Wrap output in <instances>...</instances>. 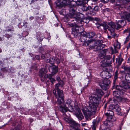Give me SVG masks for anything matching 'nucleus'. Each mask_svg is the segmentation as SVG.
Here are the masks:
<instances>
[{"mask_svg":"<svg viewBox=\"0 0 130 130\" xmlns=\"http://www.w3.org/2000/svg\"><path fill=\"white\" fill-rule=\"evenodd\" d=\"M95 94L92 95L89 98L88 109H83V111L85 117H88L95 113L96 108L101 101L102 97L104 95V93L101 89H95Z\"/></svg>","mask_w":130,"mask_h":130,"instance_id":"f257e3e1","label":"nucleus"},{"mask_svg":"<svg viewBox=\"0 0 130 130\" xmlns=\"http://www.w3.org/2000/svg\"><path fill=\"white\" fill-rule=\"evenodd\" d=\"M63 84V81H61L59 83L55 85V88L57 91V93H56L55 89H54L53 91V93L57 99L56 103L58 104H61L64 101V96L63 91L60 90L59 89V88L61 87Z\"/></svg>","mask_w":130,"mask_h":130,"instance_id":"f03ea898","label":"nucleus"},{"mask_svg":"<svg viewBox=\"0 0 130 130\" xmlns=\"http://www.w3.org/2000/svg\"><path fill=\"white\" fill-rule=\"evenodd\" d=\"M63 102H64L63 105H60L58 106V110L60 111L65 114V113L68 111H70L73 109V106L72 104L73 102L71 100H67L66 102L64 101Z\"/></svg>","mask_w":130,"mask_h":130,"instance_id":"7ed1b4c3","label":"nucleus"},{"mask_svg":"<svg viewBox=\"0 0 130 130\" xmlns=\"http://www.w3.org/2000/svg\"><path fill=\"white\" fill-rule=\"evenodd\" d=\"M72 28L71 35L74 37H77L78 34L82 32L83 30V26H78L76 25L75 22L72 23H69L68 24Z\"/></svg>","mask_w":130,"mask_h":130,"instance_id":"20e7f679","label":"nucleus"},{"mask_svg":"<svg viewBox=\"0 0 130 130\" xmlns=\"http://www.w3.org/2000/svg\"><path fill=\"white\" fill-rule=\"evenodd\" d=\"M82 3V1L80 0H75V1L72 0L70 1L69 9L70 13L74 14V10L76 9V6L77 5H80Z\"/></svg>","mask_w":130,"mask_h":130,"instance_id":"39448f33","label":"nucleus"},{"mask_svg":"<svg viewBox=\"0 0 130 130\" xmlns=\"http://www.w3.org/2000/svg\"><path fill=\"white\" fill-rule=\"evenodd\" d=\"M104 79L103 80H98V82L103 90H106L109 88V85L110 83V81L108 79Z\"/></svg>","mask_w":130,"mask_h":130,"instance_id":"423d86ee","label":"nucleus"},{"mask_svg":"<svg viewBox=\"0 0 130 130\" xmlns=\"http://www.w3.org/2000/svg\"><path fill=\"white\" fill-rule=\"evenodd\" d=\"M100 42L101 41L100 40H98L96 41H93L90 40L87 41L85 43H83V45L87 46L89 45V49H92L95 48L96 46L97 45V44Z\"/></svg>","mask_w":130,"mask_h":130,"instance_id":"0eeeda50","label":"nucleus"},{"mask_svg":"<svg viewBox=\"0 0 130 130\" xmlns=\"http://www.w3.org/2000/svg\"><path fill=\"white\" fill-rule=\"evenodd\" d=\"M75 10H74V14H72L70 13L69 14L71 15V16L73 18H75L77 22H78V23H80L82 24V23L83 22L82 20L83 18V15L80 13H75Z\"/></svg>","mask_w":130,"mask_h":130,"instance_id":"6e6552de","label":"nucleus"},{"mask_svg":"<svg viewBox=\"0 0 130 130\" xmlns=\"http://www.w3.org/2000/svg\"><path fill=\"white\" fill-rule=\"evenodd\" d=\"M105 55H103L102 56L100 55L99 57L102 59H104V61H105V65L107 66H111L112 62V59H111V57L110 55L105 56Z\"/></svg>","mask_w":130,"mask_h":130,"instance_id":"1a4fd4ad","label":"nucleus"},{"mask_svg":"<svg viewBox=\"0 0 130 130\" xmlns=\"http://www.w3.org/2000/svg\"><path fill=\"white\" fill-rule=\"evenodd\" d=\"M59 1L56 3V5L57 7H62L64 6H68L69 7V5L70 1L71 0H58Z\"/></svg>","mask_w":130,"mask_h":130,"instance_id":"9d476101","label":"nucleus"},{"mask_svg":"<svg viewBox=\"0 0 130 130\" xmlns=\"http://www.w3.org/2000/svg\"><path fill=\"white\" fill-rule=\"evenodd\" d=\"M114 113L111 110H108V112L105 113V115L107 117V121L109 122V124L110 123L109 121H111L112 117L113 116Z\"/></svg>","mask_w":130,"mask_h":130,"instance_id":"9b49d317","label":"nucleus"},{"mask_svg":"<svg viewBox=\"0 0 130 130\" xmlns=\"http://www.w3.org/2000/svg\"><path fill=\"white\" fill-rule=\"evenodd\" d=\"M101 77L103 78L109 79L110 78L111 76V74L108 71H104L102 72L100 74Z\"/></svg>","mask_w":130,"mask_h":130,"instance_id":"f8f14e48","label":"nucleus"},{"mask_svg":"<svg viewBox=\"0 0 130 130\" xmlns=\"http://www.w3.org/2000/svg\"><path fill=\"white\" fill-rule=\"evenodd\" d=\"M119 86L123 89H128L130 88L128 82L124 81H121L119 83Z\"/></svg>","mask_w":130,"mask_h":130,"instance_id":"ddd939ff","label":"nucleus"},{"mask_svg":"<svg viewBox=\"0 0 130 130\" xmlns=\"http://www.w3.org/2000/svg\"><path fill=\"white\" fill-rule=\"evenodd\" d=\"M108 123L109 122L107 121H104L101 126V130H111Z\"/></svg>","mask_w":130,"mask_h":130,"instance_id":"4468645a","label":"nucleus"},{"mask_svg":"<svg viewBox=\"0 0 130 130\" xmlns=\"http://www.w3.org/2000/svg\"><path fill=\"white\" fill-rule=\"evenodd\" d=\"M75 115L77 118L80 120H81L84 118V117L79 109H77L76 110Z\"/></svg>","mask_w":130,"mask_h":130,"instance_id":"2eb2a0df","label":"nucleus"},{"mask_svg":"<svg viewBox=\"0 0 130 130\" xmlns=\"http://www.w3.org/2000/svg\"><path fill=\"white\" fill-rule=\"evenodd\" d=\"M101 41V42L97 44V45L96 46L95 48L96 49V51L98 52H101V51L102 50V49L104 47L105 45L101 43V41H102L100 40Z\"/></svg>","mask_w":130,"mask_h":130,"instance_id":"dca6fc26","label":"nucleus"},{"mask_svg":"<svg viewBox=\"0 0 130 130\" xmlns=\"http://www.w3.org/2000/svg\"><path fill=\"white\" fill-rule=\"evenodd\" d=\"M65 120L72 126V125H74V126H79V124L76 123L75 121L68 118H67Z\"/></svg>","mask_w":130,"mask_h":130,"instance_id":"f3484780","label":"nucleus"},{"mask_svg":"<svg viewBox=\"0 0 130 130\" xmlns=\"http://www.w3.org/2000/svg\"><path fill=\"white\" fill-rule=\"evenodd\" d=\"M52 70L51 72L53 74H56L58 71V66H56L55 65H53L52 66H50L49 68V70Z\"/></svg>","mask_w":130,"mask_h":130,"instance_id":"a211bd4d","label":"nucleus"},{"mask_svg":"<svg viewBox=\"0 0 130 130\" xmlns=\"http://www.w3.org/2000/svg\"><path fill=\"white\" fill-rule=\"evenodd\" d=\"M87 38L86 35L85 34V32H84L81 35L79 39V40L82 42H83L84 43H85L87 41V40L86 38Z\"/></svg>","mask_w":130,"mask_h":130,"instance_id":"6ab92c4d","label":"nucleus"},{"mask_svg":"<svg viewBox=\"0 0 130 130\" xmlns=\"http://www.w3.org/2000/svg\"><path fill=\"white\" fill-rule=\"evenodd\" d=\"M47 72V70L45 68H41L39 71V76L40 77H43L44 74L46 73Z\"/></svg>","mask_w":130,"mask_h":130,"instance_id":"aec40b11","label":"nucleus"},{"mask_svg":"<svg viewBox=\"0 0 130 130\" xmlns=\"http://www.w3.org/2000/svg\"><path fill=\"white\" fill-rule=\"evenodd\" d=\"M45 61L46 62L52 64H54L55 62V58L54 57H51L49 59H45Z\"/></svg>","mask_w":130,"mask_h":130,"instance_id":"412c9836","label":"nucleus"},{"mask_svg":"<svg viewBox=\"0 0 130 130\" xmlns=\"http://www.w3.org/2000/svg\"><path fill=\"white\" fill-rule=\"evenodd\" d=\"M121 109L120 107L119 106V105H116L115 110V111L117 112V113L118 115L120 116H124L123 114H122L121 111Z\"/></svg>","mask_w":130,"mask_h":130,"instance_id":"4be33fe9","label":"nucleus"},{"mask_svg":"<svg viewBox=\"0 0 130 130\" xmlns=\"http://www.w3.org/2000/svg\"><path fill=\"white\" fill-rule=\"evenodd\" d=\"M85 32L87 37L89 38H92L96 35L95 32H94L88 33Z\"/></svg>","mask_w":130,"mask_h":130,"instance_id":"5701e85b","label":"nucleus"},{"mask_svg":"<svg viewBox=\"0 0 130 130\" xmlns=\"http://www.w3.org/2000/svg\"><path fill=\"white\" fill-rule=\"evenodd\" d=\"M101 26L103 27V29L104 30V32H106L107 29H108L109 28L108 25L106 24V22H104L101 24Z\"/></svg>","mask_w":130,"mask_h":130,"instance_id":"b1692460","label":"nucleus"},{"mask_svg":"<svg viewBox=\"0 0 130 130\" xmlns=\"http://www.w3.org/2000/svg\"><path fill=\"white\" fill-rule=\"evenodd\" d=\"M121 46L120 43L117 41L116 43L114 45V49L116 53L117 52V49H120Z\"/></svg>","mask_w":130,"mask_h":130,"instance_id":"393cba45","label":"nucleus"},{"mask_svg":"<svg viewBox=\"0 0 130 130\" xmlns=\"http://www.w3.org/2000/svg\"><path fill=\"white\" fill-rule=\"evenodd\" d=\"M123 16L124 18L128 22H130V14L125 13Z\"/></svg>","mask_w":130,"mask_h":130,"instance_id":"a878e982","label":"nucleus"},{"mask_svg":"<svg viewBox=\"0 0 130 130\" xmlns=\"http://www.w3.org/2000/svg\"><path fill=\"white\" fill-rule=\"evenodd\" d=\"M109 102L110 103H111L115 105H118V101L115 99H113L112 100V99H109Z\"/></svg>","mask_w":130,"mask_h":130,"instance_id":"bb28decb","label":"nucleus"},{"mask_svg":"<svg viewBox=\"0 0 130 130\" xmlns=\"http://www.w3.org/2000/svg\"><path fill=\"white\" fill-rule=\"evenodd\" d=\"M108 49H104L101 51V52L99 54V56L100 55L102 56L103 55H106L107 52L109 51Z\"/></svg>","mask_w":130,"mask_h":130,"instance_id":"cd10ccee","label":"nucleus"},{"mask_svg":"<svg viewBox=\"0 0 130 130\" xmlns=\"http://www.w3.org/2000/svg\"><path fill=\"white\" fill-rule=\"evenodd\" d=\"M108 49H104L101 51V52L99 54V56L100 55L102 56L103 55H106L107 52L109 51Z\"/></svg>","mask_w":130,"mask_h":130,"instance_id":"c85d7f7f","label":"nucleus"},{"mask_svg":"<svg viewBox=\"0 0 130 130\" xmlns=\"http://www.w3.org/2000/svg\"><path fill=\"white\" fill-rule=\"evenodd\" d=\"M50 56V54L48 52L47 53L45 54H42L41 55V57L42 59H44V58H46L49 57Z\"/></svg>","mask_w":130,"mask_h":130,"instance_id":"c756f323","label":"nucleus"},{"mask_svg":"<svg viewBox=\"0 0 130 130\" xmlns=\"http://www.w3.org/2000/svg\"><path fill=\"white\" fill-rule=\"evenodd\" d=\"M89 18V20L93 21L94 22L95 21L97 22L99 21H100V19L97 18H93L92 17H90Z\"/></svg>","mask_w":130,"mask_h":130,"instance_id":"7c9ffc66","label":"nucleus"},{"mask_svg":"<svg viewBox=\"0 0 130 130\" xmlns=\"http://www.w3.org/2000/svg\"><path fill=\"white\" fill-rule=\"evenodd\" d=\"M125 78L128 83H130V73L126 75Z\"/></svg>","mask_w":130,"mask_h":130,"instance_id":"2f4dec72","label":"nucleus"},{"mask_svg":"<svg viewBox=\"0 0 130 130\" xmlns=\"http://www.w3.org/2000/svg\"><path fill=\"white\" fill-rule=\"evenodd\" d=\"M90 8H91V7H90ZM82 9L83 11H87L89 10V7L87 6H83Z\"/></svg>","mask_w":130,"mask_h":130,"instance_id":"473e14b6","label":"nucleus"},{"mask_svg":"<svg viewBox=\"0 0 130 130\" xmlns=\"http://www.w3.org/2000/svg\"><path fill=\"white\" fill-rule=\"evenodd\" d=\"M121 27V26L118 23H115L114 28L117 30L119 29Z\"/></svg>","mask_w":130,"mask_h":130,"instance_id":"72a5a7b5","label":"nucleus"},{"mask_svg":"<svg viewBox=\"0 0 130 130\" xmlns=\"http://www.w3.org/2000/svg\"><path fill=\"white\" fill-rule=\"evenodd\" d=\"M126 33H128V36H130V28H128L124 30L123 34H124Z\"/></svg>","mask_w":130,"mask_h":130,"instance_id":"f704fd0d","label":"nucleus"},{"mask_svg":"<svg viewBox=\"0 0 130 130\" xmlns=\"http://www.w3.org/2000/svg\"><path fill=\"white\" fill-rule=\"evenodd\" d=\"M123 60V59L121 58H119L118 60V65L120 66Z\"/></svg>","mask_w":130,"mask_h":130,"instance_id":"c9c22d12","label":"nucleus"},{"mask_svg":"<svg viewBox=\"0 0 130 130\" xmlns=\"http://www.w3.org/2000/svg\"><path fill=\"white\" fill-rule=\"evenodd\" d=\"M96 123L95 122H93V124L92 125V130H96Z\"/></svg>","mask_w":130,"mask_h":130,"instance_id":"e433bc0d","label":"nucleus"},{"mask_svg":"<svg viewBox=\"0 0 130 130\" xmlns=\"http://www.w3.org/2000/svg\"><path fill=\"white\" fill-rule=\"evenodd\" d=\"M108 24L111 27H114L115 23L113 22H109Z\"/></svg>","mask_w":130,"mask_h":130,"instance_id":"4c0bfd02","label":"nucleus"},{"mask_svg":"<svg viewBox=\"0 0 130 130\" xmlns=\"http://www.w3.org/2000/svg\"><path fill=\"white\" fill-rule=\"evenodd\" d=\"M118 95L122 96L123 94V92L121 90H117Z\"/></svg>","mask_w":130,"mask_h":130,"instance_id":"58836bf2","label":"nucleus"},{"mask_svg":"<svg viewBox=\"0 0 130 130\" xmlns=\"http://www.w3.org/2000/svg\"><path fill=\"white\" fill-rule=\"evenodd\" d=\"M116 107V105L112 104H110L109 106V108L112 110H115Z\"/></svg>","mask_w":130,"mask_h":130,"instance_id":"ea45409f","label":"nucleus"},{"mask_svg":"<svg viewBox=\"0 0 130 130\" xmlns=\"http://www.w3.org/2000/svg\"><path fill=\"white\" fill-rule=\"evenodd\" d=\"M118 70H116L115 73V74L114 75V79L115 80H117L118 78Z\"/></svg>","mask_w":130,"mask_h":130,"instance_id":"a19ab883","label":"nucleus"},{"mask_svg":"<svg viewBox=\"0 0 130 130\" xmlns=\"http://www.w3.org/2000/svg\"><path fill=\"white\" fill-rule=\"evenodd\" d=\"M79 126H74V125H72V127L73 128H74V130H81L78 127L80 126V124H79Z\"/></svg>","mask_w":130,"mask_h":130,"instance_id":"79ce46f5","label":"nucleus"},{"mask_svg":"<svg viewBox=\"0 0 130 130\" xmlns=\"http://www.w3.org/2000/svg\"><path fill=\"white\" fill-rule=\"evenodd\" d=\"M92 12L90 11H87L86 13V14L87 16L89 17L90 15H92Z\"/></svg>","mask_w":130,"mask_h":130,"instance_id":"37998d69","label":"nucleus"},{"mask_svg":"<svg viewBox=\"0 0 130 130\" xmlns=\"http://www.w3.org/2000/svg\"><path fill=\"white\" fill-rule=\"evenodd\" d=\"M14 30V28L12 26L10 28L7 29L6 30V31L9 32L10 31H13Z\"/></svg>","mask_w":130,"mask_h":130,"instance_id":"c03bdc74","label":"nucleus"},{"mask_svg":"<svg viewBox=\"0 0 130 130\" xmlns=\"http://www.w3.org/2000/svg\"><path fill=\"white\" fill-rule=\"evenodd\" d=\"M108 30L111 33H112L114 31V27L110 28L109 27Z\"/></svg>","mask_w":130,"mask_h":130,"instance_id":"a18cd8bd","label":"nucleus"},{"mask_svg":"<svg viewBox=\"0 0 130 130\" xmlns=\"http://www.w3.org/2000/svg\"><path fill=\"white\" fill-rule=\"evenodd\" d=\"M130 36H128L127 37H126L125 40L124 41V43L125 44H126L129 41V37Z\"/></svg>","mask_w":130,"mask_h":130,"instance_id":"49530a36","label":"nucleus"},{"mask_svg":"<svg viewBox=\"0 0 130 130\" xmlns=\"http://www.w3.org/2000/svg\"><path fill=\"white\" fill-rule=\"evenodd\" d=\"M55 61L56 63L57 64H59L60 63V60L59 58H56V60L55 59Z\"/></svg>","mask_w":130,"mask_h":130,"instance_id":"de8ad7c7","label":"nucleus"},{"mask_svg":"<svg viewBox=\"0 0 130 130\" xmlns=\"http://www.w3.org/2000/svg\"><path fill=\"white\" fill-rule=\"evenodd\" d=\"M116 80H115V79H114L113 80V86H112V89H115V86L116 85H115L116 84Z\"/></svg>","mask_w":130,"mask_h":130,"instance_id":"09e8293b","label":"nucleus"},{"mask_svg":"<svg viewBox=\"0 0 130 130\" xmlns=\"http://www.w3.org/2000/svg\"><path fill=\"white\" fill-rule=\"evenodd\" d=\"M99 6H95L93 8L94 10L96 11H98L99 9Z\"/></svg>","mask_w":130,"mask_h":130,"instance_id":"8fccbe9b","label":"nucleus"},{"mask_svg":"<svg viewBox=\"0 0 130 130\" xmlns=\"http://www.w3.org/2000/svg\"><path fill=\"white\" fill-rule=\"evenodd\" d=\"M5 37L7 38L8 39L10 37H12V35H9L7 34H5Z\"/></svg>","mask_w":130,"mask_h":130,"instance_id":"3c124183","label":"nucleus"},{"mask_svg":"<svg viewBox=\"0 0 130 130\" xmlns=\"http://www.w3.org/2000/svg\"><path fill=\"white\" fill-rule=\"evenodd\" d=\"M130 110V107H129V109L128 110H126V112H125L124 113V114H123V115L124 116L126 117L127 116V114Z\"/></svg>","mask_w":130,"mask_h":130,"instance_id":"603ef678","label":"nucleus"},{"mask_svg":"<svg viewBox=\"0 0 130 130\" xmlns=\"http://www.w3.org/2000/svg\"><path fill=\"white\" fill-rule=\"evenodd\" d=\"M96 27L98 29H99L100 27L101 26V24H100L99 23L97 22L96 23Z\"/></svg>","mask_w":130,"mask_h":130,"instance_id":"864d4df0","label":"nucleus"},{"mask_svg":"<svg viewBox=\"0 0 130 130\" xmlns=\"http://www.w3.org/2000/svg\"><path fill=\"white\" fill-rule=\"evenodd\" d=\"M39 50L40 52L41 53L44 51V49L42 47H39Z\"/></svg>","mask_w":130,"mask_h":130,"instance_id":"5fc2aeb1","label":"nucleus"},{"mask_svg":"<svg viewBox=\"0 0 130 130\" xmlns=\"http://www.w3.org/2000/svg\"><path fill=\"white\" fill-rule=\"evenodd\" d=\"M54 75L52 73L50 74H48V78L49 80L52 78V77Z\"/></svg>","mask_w":130,"mask_h":130,"instance_id":"6e6d98bb","label":"nucleus"},{"mask_svg":"<svg viewBox=\"0 0 130 130\" xmlns=\"http://www.w3.org/2000/svg\"><path fill=\"white\" fill-rule=\"evenodd\" d=\"M113 95L115 96H116L117 95H118L117 90L113 91Z\"/></svg>","mask_w":130,"mask_h":130,"instance_id":"4d7b16f0","label":"nucleus"},{"mask_svg":"<svg viewBox=\"0 0 130 130\" xmlns=\"http://www.w3.org/2000/svg\"><path fill=\"white\" fill-rule=\"evenodd\" d=\"M56 80L59 82V83L61 81H62L61 80L59 76H58L56 77Z\"/></svg>","mask_w":130,"mask_h":130,"instance_id":"13d9d810","label":"nucleus"},{"mask_svg":"<svg viewBox=\"0 0 130 130\" xmlns=\"http://www.w3.org/2000/svg\"><path fill=\"white\" fill-rule=\"evenodd\" d=\"M50 80L52 84L56 81L55 79L53 77L51 78Z\"/></svg>","mask_w":130,"mask_h":130,"instance_id":"bf43d9fd","label":"nucleus"},{"mask_svg":"<svg viewBox=\"0 0 130 130\" xmlns=\"http://www.w3.org/2000/svg\"><path fill=\"white\" fill-rule=\"evenodd\" d=\"M115 88L117 90H120V87L116 85L115 86Z\"/></svg>","mask_w":130,"mask_h":130,"instance_id":"052dcab7","label":"nucleus"},{"mask_svg":"<svg viewBox=\"0 0 130 130\" xmlns=\"http://www.w3.org/2000/svg\"><path fill=\"white\" fill-rule=\"evenodd\" d=\"M126 48H127V49H129L130 48V41L129 43L126 46Z\"/></svg>","mask_w":130,"mask_h":130,"instance_id":"680f3d73","label":"nucleus"},{"mask_svg":"<svg viewBox=\"0 0 130 130\" xmlns=\"http://www.w3.org/2000/svg\"><path fill=\"white\" fill-rule=\"evenodd\" d=\"M122 100L124 102H126V101H127V99L125 98H122Z\"/></svg>","mask_w":130,"mask_h":130,"instance_id":"e2e57ef3","label":"nucleus"},{"mask_svg":"<svg viewBox=\"0 0 130 130\" xmlns=\"http://www.w3.org/2000/svg\"><path fill=\"white\" fill-rule=\"evenodd\" d=\"M35 57L37 60H39L40 58V56L38 55H36Z\"/></svg>","mask_w":130,"mask_h":130,"instance_id":"0e129e2a","label":"nucleus"},{"mask_svg":"<svg viewBox=\"0 0 130 130\" xmlns=\"http://www.w3.org/2000/svg\"><path fill=\"white\" fill-rule=\"evenodd\" d=\"M127 63H130V57H129L127 59ZM129 71H130V66L129 69Z\"/></svg>","mask_w":130,"mask_h":130,"instance_id":"69168bd1","label":"nucleus"},{"mask_svg":"<svg viewBox=\"0 0 130 130\" xmlns=\"http://www.w3.org/2000/svg\"><path fill=\"white\" fill-rule=\"evenodd\" d=\"M87 125V124L86 123H82V126H85Z\"/></svg>","mask_w":130,"mask_h":130,"instance_id":"338daca9","label":"nucleus"},{"mask_svg":"<svg viewBox=\"0 0 130 130\" xmlns=\"http://www.w3.org/2000/svg\"><path fill=\"white\" fill-rule=\"evenodd\" d=\"M48 74H45L44 76V77L45 78H48Z\"/></svg>","mask_w":130,"mask_h":130,"instance_id":"774afa93","label":"nucleus"}]
</instances>
